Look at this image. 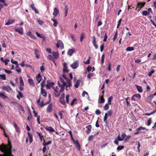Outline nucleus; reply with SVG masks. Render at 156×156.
<instances>
[{
	"label": "nucleus",
	"mask_w": 156,
	"mask_h": 156,
	"mask_svg": "<svg viewBox=\"0 0 156 156\" xmlns=\"http://www.w3.org/2000/svg\"><path fill=\"white\" fill-rule=\"evenodd\" d=\"M145 4V2L144 3H140L138 2L136 7V9H138L139 10H140L143 7Z\"/></svg>",
	"instance_id": "10"
},
{
	"label": "nucleus",
	"mask_w": 156,
	"mask_h": 156,
	"mask_svg": "<svg viewBox=\"0 0 156 156\" xmlns=\"http://www.w3.org/2000/svg\"><path fill=\"white\" fill-rule=\"evenodd\" d=\"M28 82L32 86L34 87V84L33 80L31 79H28Z\"/></svg>",
	"instance_id": "30"
},
{
	"label": "nucleus",
	"mask_w": 156,
	"mask_h": 156,
	"mask_svg": "<svg viewBox=\"0 0 156 156\" xmlns=\"http://www.w3.org/2000/svg\"><path fill=\"white\" fill-rule=\"evenodd\" d=\"M56 46L57 48L61 49L63 48L64 45L62 41L60 40H58L56 44Z\"/></svg>",
	"instance_id": "6"
},
{
	"label": "nucleus",
	"mask_w": 156,
	"mask_h": 156,
	"mask_svg": "<svg viewBox=\"0 0 156 156\" xmlns=\"http://www.w3.org/2000/svg\"><path fill=\"white\" fill-rule=\"evenodd\" d=\"M51 140L48 141L46 143L44 142L43 144V145L44 146H46V145L50 144L51 143Z\"/></svg>",
	"instance_id": "45"
},
{
	"label": "nucleus",
	"mask_w": 156,
	"mask_h": 156,
	"mask_svg": "<svg viewBox=\"0 0 156 156\" xmlns=\"http://www.w3.org/2000/svg\"><path fill=\"white\" fill-rule=\"evenodd\" d=\"M33 113L35 117H37V118H40V116L38 115L37 113L34 110L33 111Z\"/></svg>",
	"instance_id": "54"
},
{
	"label": "nucleus",
	"mask_w": 156,
	"mask_h": 156,
	"mask_svg": "<svg viewBox=\"0 0 156 156\" xmlns=\"http://www.w3.org/2000/svg\"><path fill=\"white\" fill-rule=\"evenodd\" d=\"M20 86L23 87L24 86V83L22 77L21 76L20 77Z\"/></svg>",
	"instance_id": "32"
},
{
	"label": "nucleus",
	"mask_w": 156,
	"mask_h": 156,
	"mask_svg": "<svg viewBox=\"0 0 156 156\" xmlns=\"http://www.w3.org/2000/svg\"><path fill=\"white\" fill-rule=\"evenodd\" d=\"M40 98H39L37 100V104L41 107H42L43 106V104L42 103H41L40 102Z\"/></svg>",
	"instance_id": "35"
},
{
	"label": "nucleus",
	"mask_w": 156,
	"mask_h": 156,
	"mask_svg": "<svg viewBox=\"0 0 156 156\" xmlns=\"http://www.w3.org/2000/svg\"><path fill=\"white\" fill-rule=\"evenodd\" d=\"M134 96H135V97L138 98L139 99H140L141 97L140 95L139 94H135L134 95Z\"/></svg>",
	"instance_id": "55"
},
{
	"label": "nucleus",
	"mask_w": 156,
	"mask_h": 156,
	"mask_svg": "<svg viewBox=\"0 0 156 156\" xmlns=\"http://www.w3.org/2000/svg\"><path fill=\"white\" fill-rule=\"evenodd\" d=\"M28 136H29V137L30 143V144L33 141V139H32V136L29 133H28Z\"/></svg>",
	"instance_id": "46"
},
{
	"label": "nucleus",
	"mask_w": 156,
	"mask_h": 156,
	"mask_svg": "<svg viewBox=\"0 0 156 156\" xmlns=\"http://www.w3.org/2000/svg\"><path fill=\"white\" fill-rule=\"evenodd\" d=\"M135 86L136 87L139 92L141 93L142 92L143 90L141 86L137 85H135Z\"/></svg>",
	"instance_id": "25"
},
{
	"label": "nucleus",
	"mask_w": 156,
	"mask_h": 156,
	"mask_svg": "<svg viewBox=\"0 0 156 156\" xmlns=\"http://www.w3.org/2000/svg\"><path fill=\"white\" fill-rule=\"evenodd\" d=\"M16 71L18 73H20L21 72V70L19 66V65L16 66Z\"/></svg>",
	"instance_id": "36"
},
{
	"label": "nucleus",
	"mask_w": 156,
	"mask_h": 156,
	"mask_svg": "<svg viewBox=\"0 0 156 156\" xmlns=\"http://www.w3.org/2000/svg\"><path fill=\"white\" fill-rule=\"evenodd\" d=\"M59 13V10L57 8L55 7L54 9V12L53 13V15L55 17H56Z\"/></svg>",
	"instance_id": "12"
},
{
	"label": "nucleus",
	"mask_w": 156,
	"mask_h": 156,
	"mask_svg": "<svg viewBox=\"0 0 156 156\" xmlns=\"http://www.w3.org/2000/svg\"><path fill=\"white\" fill-rule=\"evenodd\" d=\"M63 71L66 73H68L69 71L67 68V64L66 62H64L63 64Z\"/></svg>",
	"instance_id": "11"
},
{
	"label": "nucleus",
	"mask_w": 156,
	"mask_h": 156,
	"mask_svg": "<svg viewBox=\"0 0 156 156\" xmlns=\"http://www.w3.org/2000/svg\"><path fill=\"white\" fill-rule=\"evenodd\" d=\"M86 128L87 129L86 131V132L87 133L89 134L91 131V126L90 125H89L87 126H86Z\"/></svg>",
	"instance_id": "22"
},
{
	"label": "nucleus",
	"mask_w": 156,
	"mask_h": 156,
	"mask_svg": "<svg viewBox=\"0 0 156 156\" xmlns=\"http://www.w3.org/2000/svg\"><path fill=\"white\" fill-rule=\"evenodd\" d=\"M19 95L17 96V98L19 99H20V98H22L23 97L22 93L20 92H18Z\"/></svg>",
	"instance_id": "40"
},
{
	"label": "nucleus",
	"mask_w": 156,
	"mask_h": 156,
	"mask_svg": "<svg viewBox=\"0 0 156 156\" xmlns=\"http://www.w3.org/2000/svg\"><path fill=\"white\" fill-rule=\"evenodd\" d=\"M15 21L14 20H9L8 21L5 23V25H8L12 24Z\"/></svg>",
	"instance_id": "23"
},
{
	"label": "nucleus",
	"mask_w": 156,
	"mask_h": 156,
	"mask_svg": "<svg viewBox=\"0 0 156 156\" xmlns=\"http://www.w3.org/2000/svg\"><path fill=\"white\" fill-rule=\"evenodd\" d=\"M41 94H43V95L44 97H46L47 96V93L45 90H43L42 88L44 87L45 85L44 81H43V82L41 83Z\"/></svg>",
	"instance_id": "5"
},
{
	"label": "nucleus",
	"mask_w": 156,
	"mask_h": 156,
	"mask_svg": "<svg viewBox=\"0 0 156 156\" xmlns=\"http://www.w3.org/2000/svg\"><path fill=\"white\" fill-rule=\"evenodd\" d=\"M94 136V135L90 136L88 138V140L89 141H91L93 139Z\"/></svg>",
	"instance_id": "58"
},
{
	"label": "nucleus",
	"mask_w": 156,
	"mask_h": 156,
	"mask_svg": "<svg viewBox=\"0 0 156 156\" xmlns=\"http://www.w3.org/2000/svg\"><path fill=\"white\" fill-rule=\"evenodd\" d=\"M37 21L38 23H39V24L41 25H42L44 23V22L43 21L40 20L38 19L37 20Z\"/></svg>",
	"instance_id": "48"
},
{
	"label": "nucleus",
	"mask_w": 156,
	"mask_h": 156,
	"mask_svg": "<svg viewBox=\"0 0 156 156\" xmlns=\"http://www.w3.org/2000/svg\"><path fill=\"white\" fill-rule=\"evenodd\" d=\"M52 110V106L51 104L49 105L47 107V112H51Z\"/></svg>",
	"instance_id": "27"
},
{
	"label": "nucleus",
	"mask_w": 156,
	"mask_h": 156,
	"mask_svg": "<svg viewBox=\"0 0 156 156\" xmlns=\"http://www.w3.org/2000/svg\"><path fill=\"white\" fill-rule=\"evenodd\" d=\"M46 130L48 131L49 132L51 133L52 132H55V130L51 126H46L45 128Z\"/></svg>",
	"instance_id": "16"
},
{
	"label": "nucleus",
	"mask_w": 156,
	"mask_h": 156,
	"mask_svg": "<svg viewBox=\"0 0 156 156\" xmlns=\"http://www.w3.org/2000/svg\"><path fill=\"white\" fill-rule=\"evenodd\" d=\"M13 124L16 132H17L18 133H20V129L18 126L16 125V123L15 122H14Z\"/></svg>",
	"instance_id": "15"
},
{
	"label": "nucleus",
	"mask_w": 156,
	"mask_h": 156,
	"mask_svg": "<svg viewBox=\"0 0 156 156\" xmlns=\"http://www.w3.org/2000/svg\"><path fill=\"white\" fill-rule=\"evenodd\" d=\"M75 145L77 150L79 151H80V147L79 142L77 141H76V143H75Z\"/></svg>",
	"instance_id": "29"
},
{
	"label": "nucleus",
	"mask_w": 156,
	"mask_h": 156,
	"mask_svg": "<svg viewBox=\"0 0 156 156\" xmlns=\"http://www.w3.org/2000/svg\"><path fill=\"white\" fill-rule=\"evenodd\" d=\"M65 94L63 93L61 95L59 98V102L65 107L66 106V102L64 101Z\"/></svg>",
	"instance_id": "3"
},
{
	"label": "nucleus",
	"mask_w": 156,
	"mask_h": 156,
	"mask_svg": "<svg viewBox=\"0 0 156 156\" xmlns=\"http://www.w3.org/2000/svg\"><path fill=\"white\" fill-rule=\"evenodd\" d=\"M151 122V118H149L147 120V124L148 126H150Z\"/></svg>",
	"instance_id": "53"
},
{
	"label": "nucleus",
	"mask_w": 156,
	"mask_h": 156,
	"mask_svg": "<svg viewBox=\"0 0 156 156\" xmlns=\"http://www.w3.org/2000/svg\"><path fill=\"white\" fill-rule=\"evenodd\" d=\"M154 72V70H152L150 72L148 73V75L149 76H151L152 74Z\"/></svg>",
	"instance_id": "62"
},
{
	"label": "nucleus",
	"mask_w": 156,
	"mask_h": 156,
	"mask_svg": "<svg viewBox=\"0 0 156 156\" xmlns=\"http://www.w3.org/2000/svg\"><path fill=\"white\" fill-rule=\"evenodd\" d=\"M134 50V48L133 47H129L126 49V50L127 51H131Z\"/></svg>",
	"instance_id": "34"
},
{
	"label": "nucleus",
	"mask_w": 156,
	"mask_h": 156,
	"mask_svg": "<svg viewBox=\"0 0 156 156\" xmlns=\"http://www.w3.org/2000/svg\"><path fill=\"white\" fill-rule=\"evenodd\" d=\"M150 14L149 11H144L142 12V14L144 16H147Z\"/></svg>",
	"instance_id": "38"
},
{
	"label": "nucleus",
	"mask_w": 156,
	"mask_h": 156,
	"mask_svg": "<svg viewBox=\"0 0 156 156\" xmlns=\"http://www.w3.org/2000/svg\"><path fill=\"white\" fill-rule=\"evenodd\" d=\"M69 94H67L66 96V103L67 104L69 103Z\"/></svg>",
	"instance_id": "44"
},
{
	"label": "nucleus",
	"mask_w": 156,
	"mask_h": 156,
	"mask_svg": "<svg viewBox=\"0 0 156 156\" xmlns=\"http://www.w3.org/2000/svg\"><path fill=\"white\" fill-rule=\"evenodd\" d=\"M52 56L51 55H49L47 56V58L50 59L55 64V65H56V64L55 62V61H54V59H52Z\"/></svg>",
	"instance_id": "33"
},
{
	"label": "nucleus",
	"mask_w": 156,
	"mask_h": 156,
	"mask_svg": "<svg viewBox=\"0 0 156 156\" xmlns=\"http://www.w3.org/2000/svg\"><path fill=\"white\" fill-rule=\"evenodd\" d=\"M84 34L83 33H82L80 35V41L81 43H82L83 41V40L84 37Z\"/></svg>",
	"instance_id": "47"
},
{
	"label": "nucleus",
	"mask_w": 156,
	"mask_h": 156,
	"mask_svg": "<svg viewBox=\"0 0 156 156\" xmlns=\"http://www.w3.org/2000/svg\"><path fill=\"white\" fill-rule=\"evenodd\" d=\"M131 137V136L130 135H128L127 136H126L124 138V140L125 141H126L128 140L129 139H130Z\"/></svg>",
	"instance_id": "57"
},
{
	"label": "nucleus",
	"mask_w": 156,
	"mask_h": 156,
	"mask_svg": "<svg viewBox=\"0 0 156 156\" xmlns=\"http://www.w3.org/2000/svg\"><path fill=\"white\" fill-rule=\"evenodd\" d=\"M15 29V30L16 32H18L21 35L23 34V29L22 27L20 28H16L15 27L14 28Z\"/></svg>",
	"instance_id": "7"
},
{
	"label": "nucleus",
	"mask_w": 156,
	"mask_h": 156,
	"mask_svg": "<svg viewBox=\"0 0 156 156\" xmlns=\"http://www.w3.org/2000/svg\"><path fill=\"white\" fill-rule=\"evenodd\" d=\"M10 61L9 60L6 59L5 60H4V61H3V62L5 63V65H7L8 64V62Z\"/></svg>",
	"instance_id": "59"
},
{
	"label": "nucleus",
	"mask_w": 156,
	"mask_h": 156,
	"mask_svg": "<svg viewBox=\"0 0 156 156\" xmlns=\"http://www.w3.org/2000/svg\"><path fill=\"white\" fill-rule=\"evenodd\" d=\"M0 97H2L4 99L6 98L7 97L3 93L0 92Z\"/></svg>",
	"instance_id": "50"
},
{
	"label": "nucleus",
	"mask_w": 156,
	"mask_h": 156,
	"mask_svg": "<svg viewBox=\"0 0 156 156\" xmlns=\"http://www.w3.org/2000/svg\"><path fill=\"white\" fill-rule=\"evenodd\" d=\"M51 20L54 23L53 24V25L55 27H56L58 23L57 21L55 19V17H53V18L51 19Z\"/></svg>",
	"instance_id": "28"
},
{
	"label": "nucleus",
	"mask_w": 156,
	"mask_h": 156,
	"mask_svg": "<svg viewBox=\"0 0 156 156\" xmlns=\"http://www.w3.org/2000/svg\"><path fill=\"white\" fill-rule=\"evenodd\" d=\"M65 16H66L67 15L68 12V9L67 8V6H65Z\"/></svg>",
	"instance_id": "51"
},
{
	"label": "nucleus",
	"mask_w": 156,
	"mask_h": 156,
	"mask_svg": "<svg viewBox=\"0 0 156 156\" xmlns=\"http://www.w3.org/2000/svg\"><path fill=\"white\" fill-rule=\"evenodd\" d=\"M109 104L106 103L104 107V109L105 110H107L109 108Z\"/></svg>",
	"instance_id": "41"
},
{
	"label": "nucleus",
	"mask_w": 156,
	"mask_h": 156,
	"mask_svg": "<svg viewBox=\"0 0 156 156\" xmlns=\"http://www.w3.org/2000/svg\"><path fill=\"white\" fill-rule=\"evenodd\" d=\"M35 33L37 37L43 39L44 40L45 39V37L43 34H40L37 32H36Z\"/></svg>",
	"instance_id": "21"
},
{
	"label": "nucleus",
	"mask_w": 156,
	"mask_h": 156,
	"mask_svg": "<svg viewBox=\"0 0 156 156\" xmlns=\"http://www.w3.org/2000/svg\"><path fill=\"white\" fill-rule=\"evenodd\" d=\"M105 55L104 54H103L101 57V63L102 64H103L104 62V59H105Z\"/></svg>",
	"instance_id": "43"
},
{
	"label": "nucleus",
	"mask_w": 156,
	"mask_h": 156,
	"mask_svg": "<svg viewBox=\"0 0 156 156\" xmlns=\"http://www.w3.org/2000/svg\"><path fill=\"white\" fill-rule=\"evenodd\" d=\"M79 65V62L76 60L70 65V67L74 69H75L78 67Z\"/></svg>",
	"instance_id": "4"
},
{
	"label": "nucleus",
	"mask_w": 156,
	"mask_h": 156,
	"mask_svg": "<svg viewBox=\"0 0 156 156\" xmlns=\"http://www.w3.org/2000/svg\"><path fill=\"white\" fill-rule=\"evenodd\" d=\"M81 81L80 80H78L75 81L74 86L76 88L78 87Z\"/></svg>",
	"instance_id": "19"
},
{
	"label": "nucleus",
	"mask_w": 156,
	"mask_h": 156,
	"mask_svg": "<svg viewBox=\"0 0 156 156\" xmlns=\"http://www.w3.org/2000/svg\"><path fill=\"white\" fill-rule=\"evenodd\" d=\"M0 78L4 80H6V76L5 74L0 75Z\"/></svg>",
	"instance_id": "42"
},
{
	"label": "nucleus",
	"mask_w": 156,
	"mask_h": 156,
	"mask_svg": "<svg viewBox=\"0 0 156 156\" xmlns=\"http://www.w3.org/2000/svg\"><path fill=\"white\" fill-rule=\"evenodd\" d=\"M42 76L40 73L38 74L36 76V79L38 82V83H39L41 80Z\"/></svg>",
	"instance_id": "18"
},
{
	"label": "nucleus",
	"mask_w": 156,
	"mask_h": 156,
	"mask_svg": "<svg viewBox=\"0 0 156 156\" xmlns=\"http://www.w3.org/2000/svg\"><path fill=\"white\" fill-rule=\"evenodd\" d=\"M119 140H118V138H117L116 139H115V141L114 142V143L115 144H116L117 145H119Z\"/></svg>",
	"instance_id": "64"
},
{
	"label": "nucleus",
	"mask_w": 156,
	"mask_h": 156,
	"mask_svg": "<svg viewBox=\"0 0 156 156\" xmlns=\"http://www.w3.org/2000/svg\"><path fill=\"white\" fill-rule=\"evenodd\" d=\"M105 102V99L103 97V94L102 96L100 97L98 99V102L99 103H103Z\"/></svg>",
	"instance_id": "20"
},
{
	"label": "nucleus",
	"mask_w": 156,
	"mask_h": 156,
	"mask_svg": "<svg viewBox=\"0 0 156 156\" xmlns=\"http://www.w3.org/2000/svg\"><path fill=\"white\" fill-rule=\"evenodd\" d=\"M27 35L28 36L30 37L31 38L33 39H36V38L32 34V32L30 31H29L27 34Z\"/></svg>",
	"instance_id": "17"
},
{
	"label": "nucleus",
	"mask_w": 156,
	"mask_h": 156,
	"mask_svg": "<svg viewBox=\"0 0 156 156\" xmlns=\"http://www.w3.org/2000/svg\"><path fill=\"white\" fill-rule=\"evenodd\" d=\"M113 97L112 96H111L108 99V103H107L110 105L111 104V101Z\"/></svg>",
	"instance_id": "39"
},
{
	"label": "nucleus",
	"mask_w": 156,
	"mask_h": 156,
	"mask_svg": "<svg viewBox=\"0 0 156 156\" xmlns=\"http://www.w3.org/2000/svg\"><path fill=\"white\" fill-rule=\"evenodd\" d=\"M54 83L49 81H47V84L46 85V86L47 89H49L51 86H52L54 85Z\"/></svg>",
	"instance_id": "14"
},
{
	"label": "nucleus",
	"mask_w": 156,
	"mask_h": 156,
	"mask_svg": "<svg viewBox=\"0 0 156 156\" xmlns=\"http://www.w3.org/2000/svg\"><path fill=\"white\" fill-rule=\"evenodd\" d=\"M126 136V134L125 133H123L121 136L120 134H119L117 136V138L119 141H121L123 140Z\"/></svg>",
	"instance_id": "8"
},
{
	"label": "nucleus",
	"mask_w": 156,
	"mask_h": 156,
	"mask_svg": "<svg viewBox=\"0 0 156 156\" xmlns=\"http://www.w3.org/2000/svg\"><path fill=\"white\" fill-rule=\"evenodd\" d=\"M75 51V49L74 48H72L69 49L68 51L67 54L68 55L71 56L73 54Z\"/></svg>",
	"instance_id": "13"
},
{
	"label": "nucleus",
	"mask_w": 156,
	"mask_h": 156,
	"mask_svg": "<svg viewBox=\"0 0 156 156\" xmlns=\"http://www.w3.org/2000/svg\"><path fill=\"white\" fill-rule=\"evenodd\" d=\"M0 150L4 153L2 155H0V156H12L11 154V146H9V147L3 144L0 145Z\"/></svg>",
	"instance_id": "2"
},
{
	"label": "nucleus",
	"mask_w": 156,
	"mask_h": 156,
	"mask_svg": "<svg viewBox=\"0 0 156 156\" xmlns=\"http://www.w3.org/2000/svg\"><path fill=\"white\" fill-rule=\"evenodd\" d=\"M76 99H73L72 102H71L70 105H73L74 103L76 102Z\"/></svg>",
	"instance_id": "60"
},
{
	"label": "nucleus",
	"mask_w": 156,
	"mask_h": 156,
	"mask_svg": "<svg viewBox=\"0 0 156 156\" xmlns=\"http://www.w3.org/2000/svg\"><path fill=\"white\" fill-rule=\"evenodd\" d=\"M107 115L106 113H105V115L104 117V122H105L106 125L108 124V121H107Z\"/></svg>",
	"instance_id": "26"
},
{
	"label": "nucleus",
	"mask_w": 156,
	"mask_h": 156,
	"mask_svg": "<svg viewBox=\"0 0 156 156\" xmlns=\"http://www.w3.org/2000/svg\"><path fill=\"white\" fill-rule=\"evenodd\" d=\"M124 148V146H119L117 148V149L118 151L121 150L123 149Z\"/></svg>",
	"instance_id": "61"
},
{
	"label": "nucleus",
	"mask_w": 156,
	"mask_h": 156,
	"mask_svg": "<svg viewBox=\"0 0 156 156\" xmlns=\"http://www.w3.org/2000/svg\"><path fill=\"white\" fill-rule=\"evenodd\" d=\"M2 89L3 90H5L7 92H9V90H11V88L7 86H3Z\"/></svg>",
	"instance_id": "31"
},
{
	"label": "nucleus",
	"mask_w": 156,
	"mask_h": 156,
	"mask_svg": "<svg viewBox=\"0 0 156 156\" xmlns=\"http://www.w3.org/2000/svg\"><path fill=\"white\" fill-rule=\"evenodd\" d=\"M59 80L58 81V86L54 87L55 95V97H58L62 92L65 87L66 90L68 87L72 86V83L70 80L68 79L64 74L59 77Z\"/></svg>",
	"instance_id": "1"
},
{
	"label": "nucleus",
	"mask_w": 156,
	"mask_h": 156,
	"mask_svg": "<svg viewBox=\"0 0 156 156\" xmlns=\"http://www.w3.org/2000/svg\"><path fill=\"white\" fill-rule=\"evenodd\" d=\"M52 54L54 59H57L59 57V55L57 52L53 51L52 52Z\"/></svg>",
	"instance_id": "9"
},
{
	"label": "nucleus",
	"mask_w": 156,
	"mask_h": 156,
	"mask_svg": "<svg viewBox=\"0 0 156 156\" xmlns=\"http://www.w3.org/2000/svg\"><path fill=\"white\" fill-rule=\"evenodd\" d=\"M11 62L12 64H14L16 65V66H17L19 65V64L17 61L13 60V58L11 60Z\"/></svg>",
	"instance_id": "37"
},
{
	"label": "nucleus",
	"mask_w": 156,
	"mask_h": 156,
	"mask_svg": "<svg viewBox=\"0 0 156 156\" xmlns=\"http://www.w3.org/2000/svg\"><path fill=\"white\" fill-rule=\"evenodd\" d=\"M106 113L107 114L108 116H111L112 115V112L111 110H110L108 111L107 113Z\"/></svg>",
	"instance_id": "49"
},
{
	"label": "nucleus",
	"mask_w": 156,
	"mask_h": 156,
	"mask_svg": "<svg viewBox=\"0 0 156 156\" xmlns=\"http://www.w3.org/2000/svg\"><path fill=\"white\" fill-rule=\"evenodd\" d=\"M146 129L145 127H142V126H140L136 129V130L137 131H140L141 130H144Z\"/></svg>",
	"instance_id": "52"
},
{
	"label": "nucleus",
	"mask_w": 156,
	"mask_h": 156,
	"mask_svg": "<svg viewBox=\"0 0 156 156\" xmlns=\"http://www.w3.org/2000/svg\"><path fill=\"white\" fill-rule=\"evenodd\" d=\"M34 51L36 57L37 58H39V51L37 49H35Z\"/></svg>",
	"instance_id": "24"
},
{
	"label": "nucleus",
	"mask_w": 156,
	"mask_h": 156,
	"mask_svg": "<svg viewBox=\"0 0 156 156\" xmlns=\"http://www.w3.org/2000/svg\"><path fill=\"white\" fill-rule=\"evenodd\" d=\"M117 37V32H116L114 36V38H113V41H115V40L116 39V38Z\"/></svg>",
	"instance_id": "63"
},
{
	"label": "nucleus",
	"mask_w": 156,
	"mask_h": 156,
	"mask_svg": "<svg viewBox=\"0 0 156 156\" xmlns=\"http://www.w3.org/2000/svg\"><path fill=\"white\" fill-rule=\"evenodd\" d=\"M0 128L2 130H3L4 134H5V135L6 136V133H5V130L4 129V128L3 127L2 125V124H0Z\"/></svg>",
	"instance_id": "56"
}]
</instances>
